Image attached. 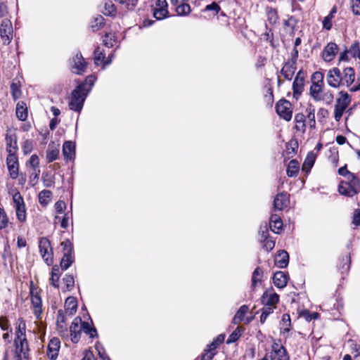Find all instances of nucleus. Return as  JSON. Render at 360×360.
<instances>
[{
  "label": "nucleus",
  "instance_id": "nucleus-44",
  "mask_svg": "<svg viewBox=\"0 0 360 360\" xmlns=\"http://www.w3.org/2000/svg\"><path fill=\"white\" fill-rule=\"evenodd\" d=\"M243 329L241 327H237L236 330H234L232 333L229 335L226 343L231 344L237 341L240 337Z\"/></svg>",
  "mask_w": 360,
  "mask_h": 360
},
{
  "label": "nucleus",
  "instance_id": "nucleus-60",
  "mask_svg": "<svg viewBox=\"0 0 360 360\" xmlns=\"http://www.w3.org/2000/svg\"><path fill=\"white\" fill-rule=\"evenodd\" d=\"M351 7L354 15H360V0H352Z\"/></svg>",
  "mask_w": 360,
  "mask_h": 360
},
{
  "label": "nucleus",
  "instance_id": "nucleus-2",
  "mask_svg": "<svg viewBox=\"0 0 360 360\" xmlns=\"http://www.w3.org/2000/svg\"><path fill=\"white\" fill-rule=\"evenodd\" d=\"M309 94L315 101H323L326 104H330L334 98L330 91L324 90L323 84H311L309 89Z\"/></svg>",
  "mask_w": 360,
  "mask_h": 360
},
{
  "label": "nucleus",
  "instance_id": "nucleus-58",
  "mask_svg": "<svg viewBox=\"0 0 360 360\" xmlns=\"http://www.w3.org/2000/svg\"><path fill=\"white\" fill-rule=\"evenodd\" d=\"M347 344L352 352L355 353L354 356H360V347L354 340H349Z\"/></svg>",
  "mask_w": 360,
  "mask_h": 360
},
{
  "label": "nucleus",
  "instance_id": "nucleus-56",
  "mask_svg": "<svg viewBox=\"0 0 360 360\" xmlns=\"http://www.w3.org/2000/svg\"><path fill=\"white\" fill-rule=\"evenodd\" d=\"M63 282L65 284L66 290H70L74 286L75 281L74 278L72 275H65L63 278Z\"/></svg>",
  "mask_w": 360,
  "mask_h": 360
},
{
  "label": "nucleus",
  "instance_id": "nucleus-46",
  "mask_svg": "<svg viewBox=\"0 0 360 360\" xmlns=\"http://www.w3.org/2000/svg\"><path fill=\"white\" fill-rule=\"evenodd\" d=\"M167 8H154L153 16L158 20L165 19L168 17Z\"/></svg>",
  "mask_w": 360,
  "mask_h": 360
},
{
  "label": "nucleus",
  "instance_id": "nucleus-45",
  "mask_svg": "<svg viewBox=\"0 0 360 360\" xmlns=\"http://www.w3.org/2000/svg\"><path fill=\"white\" fill-rule=\"evenodd\" d=\"M104 24V18L101 15L96 17L91 23V27L93 31H97L100 30Z\"/></svg>",
  "mask_w": 360,
  "mask_h": 360
},
{
  "label": "nucleus",
  "instance_id": "nucleus-29",
  "mask_svg": "<svg viewBox=\"0 0 360 360\" xmlns=\"http://www.w3.org/2000/svg\"><path fill=\"white\" fill-rule=\"evenodd\" d=\"M274 283L279 288H284L288 282V276L283 271H277L274 275Z\"/></svg>",
  "mask_w": 360,
  "mask_h": 360
},
{
  "label": "nucleus",
  "instance_id": "nucleus-10",
  "mask_svg": "<svg viewBox=\"0 0 360 360\" xmlns=\"http://www.w3.org/2000/svg\"><path fill=\"white\" fill-rule=\"evenodd\" d=\"M40 254L45 262L50 265L53 262V253L51 243L46 238H41L39 242Z\"/></svg>",
  "mask_w": 360,
  "mask_h": 360
},
{
  "label": "nucleus",
  "instance_id": "nucleus-48",
  "mask_svg": "<svg viewBox=\"0 0 360 360\" xmlns=\"http://www.w3.org/2000/svg\"><path fill=\"white\" fill-rule=\"evenodd\" d=\"M103 14L105 15L112 16L116 13V8L112 1H108L105 4Z\"/></svg>",
  "mask_w": 360,
  "mask_h": 360
},
{
  "label": "nucleus",
  "instance_id": "nucleus-59",
  "mask_svg": "<svg viewBox=\"0 0 360 360\" xmlns=\"http://www.w3.org/2000/svg\"><path fill=\"white\" fill-rule=\"evenodd\" d=\"M259 233L261 236V241L263 240H266L268 238L269 229L266 223H265L263 225H261Z\"/></svg>",
  "mask_w": 360,
  "mask_h": 360
},
{
  "label": "nucleus",
  "instance_id": "nucleus-52",
  "mask_svg": "<svg viewBox=\"0 0 360 360\" xmlns=\"http://www.w3.org/2000/svg\"><path fill=\"white\" fill-rule=\"evenodd\" d=\"M13 202L15 208L25 205V202L21 194L17 191L13 193Z\"/></svg>",
  "mask_w": 360,
  "mask_h": 360
},
{
  "label": "nucleus",
  "instance_id": "nucleus-42",
  "mask_svg": "<svg viewBox=\"0 0 360 360\" xmlns=\"http://www.w3.org/2000/svg\"><path fill=\"white\" fill-rule=\"evenodd\" d=\"M347 181L352 188H354L358 193L359 191L360 188V179L357 178L354 174L351 173L346 178V181Z\"/></svg>",
  "mask_w": 360,
  "mask_h": 360
},
{
  "label": "nucleus",
  "instance_id": "nucleus-17",
  "mask_svg": "<svg viewBox=\"0 0 360 360\" xmlns=\"http://www.w3.org/2000/svg\"><path fill=\"white\" fill-rule=\"evenodd\" d=\"M72 70L74 73L80 75L86 68V63L81 53H77L72 59Z\"/></svg>",
  "mask_w": 360,
  "mask_h": 360
},
{
  "label": "nucleus",
  "instance_id": "nucleus-28",
  "mask_svg": "<svg viewBox=\"0 0 360 360\" xmlns=\"http://www.w3.org/2000/svg\"><path fill=\"white\" fill-rule=\"evenodd\" d=\"M289 262V255L285 250H281L275 257V264L279 268H285Z\"/></svg>",
  "mask_w": 360,
  "mask_h": 360
},
{
  "label": "nucleus",
  "instance_id": "nucleus-7",
  "mask_svg": "<svg viewBox=\"0 0 360 360\" xmlns=\"http://www.w3.org/2000/svg\"><path fill=\"white\" fill-rule=\"evenodd\" d=\"M341 79L342 84L349 87L350 91L355 92L360 90V81H358V84L352 86L355 80V72L352 68H345L341 72Z\"/></svg>",
  "mask_w": 360,
  "mask_h": 360
},
{
  "label": "nucleus",
  "instance_id": "nucleus-47",
  "mask_svg": "<svg viewBox=\"0 0 360 360\" xmlns=\"http://www.w3.org/2000/svg\"><path fill=\"white\" fill-rule=\"evenodd\" d=\"M290 317L289 314H284L282 316L281 320V329L283 333H287L290 330Z\"/></svg>",
  "mask_w": 360,
  "mask_h": 360
},
{
  "label": "nucleus",
  "instance_id": "nucleus-13",
  "mask_svg": "<svg viewBox=\"0 0 360 360\" xmlns=\"http://www.w3.org/2000/svg\"><path fill=\"white\" fill-rule=\"evenodd\" d=\"M326 82L328 84L333 88H338L342 85L341 79V72L338 68H333L328 70L326 76Z\"/></svg>",
  "mask_w": 360,
  "mask_h": 360
},
{
  "label": "nucleus",
  "instance_id": "nucleus-19",
  "mask_svg": "<svg viewBox=\"0 0 360 360\" xmlns=\"http://www.w3.org/2000/svg\"><path fill=\"white\" fill-rule=\"evenodd\" d=\"M60 153V146L58 143L51 142L49 144L46 153V158L48 162H52L57 160L59 157Z\"/></svg>",
  "mask_w": 360,
  "mask_h": 360
},
{
  "label": "nucleus",
  "instance_id": "nucleus-61",
  "mask_svg": "<svg viewBox=\"0 0 360 360\" xmlns=\"http://www.w3.org/2000/svg\"><path fill=\"white\" fill-rule=\"evenodd\" d=\"M333 17L330 15L326 16L323 20V27L326 30H330L332 27V20Z\"/></svg>",
  "mask_w": 360,
  "mask_h": 360
},
{
  "label": "nucleus",
  "instance_id": "nucleus-35",
  "mask_svg": "<svg viewBox=\"0 0 360 360\" xmlns=\"http://www.w3.org/2000/svg\"><path fill=\"white\" fill-rule=\"evenodd\" d=\"M249 308L247 305H243L241 306L238 311L236 312V315L234 316L233 319V323L234 324H238L240 321H242L244 319L245 315L248 311Z\"/></svg>",
  "mask_w": 360,
  "mask_h": 360
},
{
  "label": "nucleus",
  "instance_id": "nucleus-11",
  "mask_svg": "<svg viewBox=\"0 0 360 360\" xmlns=\"http://www.w3.org/2000/svg\"><path fill=\"white\" fill-rule=\"evenodd\" d=\"M276 111L280 117L286 121H290L292 118L291 104L286 100H281L276 103Z\"/></svg>",
  "mask_w": 360,
  "mask_h": 360
},
{
  "label": "nucleus",
  "instance_id": "nucleus-25",
  "mask_svg": "<svg viewBox=\"0 0 360 360\" xmlns=\"http://www.w3.org/2000/svg\"><path fill=\"white\" fill-rule=\"evenodd\" d=\"M278 295L273 291L265 292L262 297V302L264 305H271L276 307V304L278 303Z\"/></svg>",
  "mask_w": 360,
  "mask_h": 360
},
{
  "label": "nucleus",
  "instance_id": "nucleus-6",
  "mask_svg": "<svg viewBox=\"0 0 360 360\" xmlns=\"http://www.w3.org/2000/svg\"><path fill=\"white\" fill-rule=\"evenodd\" d=\"M83 330L84 333L88 334L91 338H94L97 335L96 328H91L89 323L82 321L80 317H76L72 322L70 328V332L81 331Z\"/></svg>",
  "mask_w": 360,
  "mask_h": 360
},
{
  "label": "nucleus",
  "instance_id": "nucleus-16",
  "mask_svg": "<svg viewBox=\"0 0 360 360\" xmlns=\"http://www.w3.org/2000/svg\"><path fill=\"white\" fill-rule=\"evenodd\" d=\"M338 51V46L335 43L330 42L322 51V58L326 62L332 61Z\"/></svg>",
  "mask_w": 360,
  "mask_h": 360
},
{
  "label": "nucleus",
  "instance_id": "nucleus-53",
  "mask_svg": "<svg viewBox=\"0 0 360 360\" xmlns=\"http://www.w3.org/2000/svg\"><path fill=\"white\" fill-rule=\"evenodd\" d=\"M323 77L321 72H315L311 76V84H323Z\"/></svg>",
  "mask_w": 360,
  "mask_h": 360
},
{
  "label": "nucleus",
  "instance_id": "nucleus-26",
  "mask_svg": "<svg viewBox=\"0 0 360 360\" xmlns=\"http://www.w3.org/2000/svg\"><path fill=\"white\" fill-rule=\"evenodd\" d=\"M338 191L341 195L348 197H352L358 193L347 181H341L339 184Z\"/></svg>",
  "mask_w": 360,
  "mask_h": 360
},
{
  "label": "nucleus",
  "instance_id": "nucleus-36",
  "mask_svg": "<svg viewBox=\"0 0 360 360\" xmlns=\"http://www.w3.org/2000/svg\"><path fill=\"white\" fill-rule=\"evenodd\" d=\"M175 10L177 15L181 16L187 15L191 11V6L187 1H184L181 4L178 5V6L175 8Z\"/></svg>",
  "mask_w": 360,
  "mask_h": 360
},
{
  "label": "nucleus",
  "instance_id": "nucleus-5",
  "mask_svg": "<svg viewBox=\"0 0 360 360\" xmlns=\"http://www.w3.org/2000/svg\"><path fill=\"white\" fill-rule=\"evenodd\" d=\"M0 37L5 45H8L13 38V24L8 18H4L0 22Z\"/></svg>",
  "mask_w": 360,
  "mask_h": 360
},
{
  "label": "nucleus",
  "instance_id": "nucleus-33",
  "mask_svg": "<svg viewBox=\"0 0 360 360\" xmlns=\"http://www.w3.org/2000/svg\"><path fill=\"white\" fill-rule=\"evenodd\" d=\"M295 129L297 131L304 132L306 130V117L302 113H298L295 116Z\"/></svg>",
  "mask_w": 360,
  "mask_h": 360
},
{
  "label": "nucleus",
  "instance_id": "nucleus-27",
  "mask_svg": "<svg viewBox=\"0 0 360 360\" xmlns=\"http://www.w3.org/2000/svg\"><path fill=\"white\" fill-rule=\"evenodd\" d=\"M269 227L275 233H279L283 229V221L280 216L274 214H271L269 220Z\"/></svg>",
  "mask_w": 360,
  "mask_h": 360
},
{
  "label": "nucleus",
  "instance_id": "nucleus-51",
  "mask_svg": "<svg viewBox=\"0 0 360 360\" xmlns=\"http://www.w3.org/2000/svg\"><path fill=\"white\" fill-rule=\"evenodd\" d=\"M263 271L261 268L257 267L255 269L252 276V285H256L258 282H260L262 278Z\"/></svg>",
  "mask_w": 360,
  "mask_h": 360
},
{
  "label": "nucleus",
  "instance_id": "nucleus-4",
  "mask_svg": "<svg viewBox=\"0 0 360 360\" xmlns=\"http://www.w3.org/2000/svg\"><path fill=\"white\" fill-rule=\"evenodd\" d=\"M83 86H78L71 94L69 102L70 109L79 112L87 96L86 91H82Z\"/></svg>",
  "mask_w": 360,
  "mask_h": 360
},
{
  "label": "nucleus",
  "instance_id": "nucleus-37",
  "mask_svg": "<svg viewBox=\"0 0 360 360\" xmlns=\"http://www.w3.org/2000/svg\"><path fill=\"white\" fill-rule=\"evenodd\" d=\"M315 155L312 152L309 153L303 163L302 169L304 171L309 172L310 169L313 167L314 163L315 162Z\"/></svg>",
  "mask_w": 360,
  "mask_h": 360
},
{
  "label": "nucleus",
  "instance_id": "nucleus-40",
  "mask_svg": "<svg viewBox=\"0 0 360 360\" xmlns=\"http://www.w3.org/2000/svg\"><path fill=\"white\" fill-rule=\"evenodd\" d=\"M314 108L309 105L306 108L307 117L308 119V124L310 128L314 129L316 126Z\"/></svg>",
  "mask_w": 360,
  "mask_h": 360
},
{
  "label": "nucleus",
  "instance_id": "nucleus-18",
  "mask_svg": "<svg viewBox=\"0 0 360 360\" xmlns=\"http://www.w3.org/2000/svg\"><path fill=\"white\" fill-rule=\"evenodd\" d=\"M60 347V342L58 338H54L50 340L47 347L46 354L51 360L57 359Z\"/></svg>",
  "mask_w": 360,
  "mask_h": 360
},
{
  "label": "nucleus",
  "instance_id": "nucleus-1",
  "mask_svg": "<svg viewBox=\"0 0 360 360\" xmlns=\"http://www.w3.org/2000/svg\"><path fill=\"white\" fill-rule=\"evenodd\" d=\"M15 360H29L30 347L26 337V323L23 319L19 318L15 323Z\"/></svg>",
  "mask_w": 360,
  "mask_h": 360
},
{
  "label": "nucleus",
  "instance_id": "nucleus-30",
  "mask_svg": "<svg viewBox=\"0 0 360 360\" xmlns=\"http://www.w3.org/2000/svg\"><path fill=\"white\" fill-rule=\"evenodd\" d=\"M77 303L76 300L72 297H69L65 302V310L68 316H72L77 310Z\"/></svg>",
  "mask_w": 360,
  "mask_h": 360
},
{
  "label": "nucleus",
  "instance_id": "nucleus-9",
  "mask_svg": "<svg viewBox=\"0 0 360 360\" xmlns=\"http://www.w3.org/2000/svg\"><path fill=\"white\" fill-rule=\"evenodd\" d=\"M30 294L34 314L37 319H40L42 313V301L37 288L32 284L30 286Z\"/></svg>",
  "mask_w": 360,
  "mask_h": 360
},
{
  "label": "nucleus",
  "instance_id": "nucleus-34",
  "mask_svg": "<svg viewBox=\"0 0 360 360\" xmlns=\"http://www.w3.org/2000/svg\"><path fill=\"white\" fill-rule=\"evenodd\" d=\"M300 169L299 162L295 160H292L289 162L287 168V175L289 177L295 176Z\"/></svg>",
  "mask_w": 360,
  "mask_h": 360
},
{
  "label": "nucleus",
  "instance_id": "nucleus-55",
  "mask_svg": "<svg viewBox=\"0 0 360 360\" xmlns=\"http://www.w3.org/2000/svg\"><path fill=\"white\" fill-rule=\"evenodd\" d=\"M8 223V218L4 210L0 207V230L6 227Z\"/></svg>",
  "mask_w": 360,
  "mask_h": 360
},
{
  "label": "nucleus",
  "instance_id": "nucleus-54",
  "mask_svg": "<svg viewBox=\"0 0 360 360\" xmlns=\"http://www.w3.org/2000/svg\"><path fill=\"white\" fill-rule=\"evenodd\" d=\"M11 91L15 100L19 98L21 96V90L18 84L13 82L11 85Z\"/></svg>",
  "mask_w": 360,
  "mask_h": 360
},
{
  "label": "nucleus",
  "instance_id": "nucleus-43",
  "mask_svg": "<svg viewBox=\"0 0 360 360\" xmlns=\"http://www.w3.org/2000/svg\"><path fill=\"white\" fill-rule=\"evenodd\" d=\"M68 316V314L65 313V311L63 310H58L57 314V319L56 323L57 326L59 328L63 330L65 328V323L66 321V317Z\"/></svg>",
  "mask_w": 360,
  "mask_h": 360
},
{
  "label": "nucleus",
  "instance_id": "nucleus-12",
  "mask_svg": "<svg viewBox=\"0 0 360 360\" xmlns=\"http://www.w3.org/2000/svg\"><path fill=\"white\" fill-rule=\"evenodd\" d=\"M225 339L224 334L219 335L210 345H208V349L205 351V353L202 356V360H212L215 354V349L217 347L221 344Z\"/></svg>",
  "mask_w": 360,
  "mask_h": 360
},
{
  "label": "nucleus",
  "instance_id": "nucleus-21",
  "mask_svg": "<svg viewBox=\"0 0 360 360\" xmlns=\"http://www.w3.org/2000/svg\"><path fill=\"white\" fill-rule=\"evenodd\" d=\"M304 73L302 70H300L292 83V89L294 95H300L304 89Z\"/></svg>",
  "mask_w": 360,
  "mask_h": 360
},
{
  "label": "nucleus",
  "instance_id": "nucleus-39",
  "mask_svg": "<svg viewBox=\"0 0 360 360\" xmlns=\"http://www.w3.org/2000/svg\"><path fill=\"white\" fill-rule=\"evenodd\" d=\"M351 57L360 60V43L354 41L348 49Z\"/></svg>",
  "mask_w": 360,
  "mask_h": 360
},
{
  "label": "nucleus",
  "instance_id": "nucleus-64",
  "mask_svg": "<svg viewBox=\"0 0 360 360\" xmlns=\"http://www.w3.org/2000/svg\"><path fill=\"white\" fill-rule=\"evenodd\" d=\"M32 147H33V145H32V141H30V140L25 141L23 143V145H22V150L24 151V153L28 154V153H31V151L32 150Z\"/></svg>",
  "mask_w": 360,
  "mask_h": 360
},
{
  "label": "nucleus",
  "instance_id": "nucleus-15",
  "mask_svg": "<svg viewBox=\"0 0 360 360\" xmlns=\"http://www.w3.org/2000/svg\"><path fill=\"white\" fill-rule=\"evenodd\" d=\"M271 357L272 360H289V356L283 346L274 341L272 344Z\"/></svg>",
  "mask_w": 360,
  "mask_h": 360
},
{
  "label": "nucleus",
  "instance_id": "nucleus-62",
  "mask_svg": "<svg viewBox=\"0 0 360 360\" xmlns=\"http://www.w3.org/2000/svg\"><path fill=\"white\" fill-rule=\"evenodd\" d=\"M96 349L101 360H110V358L105 354V349L101 345H96Z\"/></svg>",
  "mask_w": 360,
  "mask_h": 360
},
{
  "label": "nucleus",
  "instance_id": "nucleus-49",
  "mask_svg": "<svg viewBox=\"0 0 360 360\" xmlns=\"http://www.w3.org/2000/svg\"><path fill=\"white\" fill-rule=\"evenodd\" d=\"M267 19L270 24H274L278 20L277 11L271 8H266Z\"/></svg>",
  "mask_w": 360,
  "mask_h": 360
},
{
  "label": "nucleus",
  "instance_id": "nucleus-24",
  "mask_svg": "<svg viewBox=\"0 0 360 360\" xmlns=\"http://www.w3.org/2000/svg\"><path fill=\"white\" fill-rule=\"evenodd\" d=\"M296 70L295 60L285 63L281 72L285 79L291 80Z\"/></svg>",
  "mask_w": 360,
  "mask_h": 360
},
{
  "label": "nucleus",
  "instance_id": "nucleus-3",
  "mask_svg": "<svg viewBox=\"0 0 360 360\" xmlns=\"http://www.w3.org/2000/svg\"><path fill=\"white\" fill-rule=\"evenodd\" d=\"M351 100V96L348 93L343 91L338 93L334 109V117L336 121L340 120L345 110L349 105Z\"/></svg>",
  "mask_w": 360,
  "mask_h": 360
},
{
  "label": "nucleus",
  "instance_id": "nucleus-20",
  "mask_svg": "<svg viewBox=\"0 0 360 360\" xmlns=\"http://www.w3.org/2000/svg\"><path fill=\"white\" fill-rule=\"evenodd\" d=\"M6 142L8 155H15L18 149L16 135L15 134L8 132L6 136Z\"/></svg>",
  "mask_w": 360,
  "mask_h": 360
},
{
  "label": "nucleus",
  "instance_id": "nucleus-32",
  "mask_svg": "<svg viewBox=\"0 0 360 360\" xmlns=\"http://www.w3.org/2000/svg\"><path fill=\"white\" fill-rule=\"evenodd\" d=\"M16 116L21 121L27 118V108L23 101H20L16 105Z\"/></svg>",
  "mask_w": 360,
  "mask_h": 360
},
{
  "label": "nucleus",
  "instance_id": "nucleus-63",
  "mask_svg": "<svg viewBox=\"0 0 360 360\" xmlns=\"http://www.w3.org/2000/svg\"><path fill=\"white\" fill-rule=\"evenodd\" d=\"M29 163L30 166L32 167V169L39 168V158L37 155H32L29 160Z\"/></svg>",
  "mask_w": 360,
  "mask_h": 360
},
{
  "label": "nucleus",
  "instance_id": "nucleus-50",
  "mask_svg": "<svg viewBox=\"0 0 360 360\" xmlns=\"http://www.w3.org/2000/svg\"><path fill=\"white\" fill-rule=\"evenodd\" d=\"M16 217L20 222H24L26 220V209L25 205L15 208Z\"/></svg>",
  "mask_w": 360,
  "mask_h": 360
},
{
  "label": "nucleus",
  "instance_id": "nucleus-8",
  "mask_svg": "<svg viewBox=\"0 0 360 360\" xmlns=\"http://www.w3.org/2000/svg\"><path fill=\"white\" fill-rule=\"evenodd\" d=\"M61 245L64 247L65 251L60 261V267L63 270L68 269L74 262L73 248L71 243L68 240L63 242Z\"/></svg>",
  "mask_w": 360,
  "mask_h": 360
},
{
  "label": "nucleus",
  "instance_id": "nucleus-22",
  "mask_svg": "<svg viewBox=\"0 0 360 360\" xmlns=\"http://www.w3.org/2000/svg\"><path fill=\"white\" fill-rule=\"evenodd\" d=\"M289 202V195L287 193H281L278 194L274 201V207L275 210L281 211L285 207Z\"/></svg>",
  "mask_w": 360,
  "mask_h": 360
},
{
  "label": "nucleus",
  "instance_id": "nucleus-41",
  "mask_svg": "<svg viewBox=\"0 0 360 360\" xmlns=\"http://www.w3.org/2000/svg\"><path fill=\"white\" fill-rule=\"evenodd\" d=\"M95 81V76L89 75L86 78L85 81L79 86H83L82 91H86V94H88V93L91 91L93 85L94 84Z\"/></svg>",
  "mask_w": 360,
  "mask_h": 360
},
{
  "label": "nucleus",
  "instance_id": "nucleus-57",
  "mask_svg": "<svg viewBox=\"0 0 360 360\" xmlns=\"http://www.w3.org/2000/svg\"><path fill=\"white\" fill-rule=\"evenodd\" d=\"M121 4H125L126 8L132 10L137 4L138 0H115Z\"/></svg>",
  "mask_w": 360,
  "mask_h": 360
},
{
  "label": "nucleus",
  "instance_id": "nucleus-14",
  "mask_svg": "<svg viewBox=\"0 0 360 360\" xmlns=\"http://www.w3.org/2000/svg\"><path fill=\"white\" fill-rule=\"evenodd\" d=\"M6 165L10 177L16 179L18 176L19 164L16 155L10 154L6 158Z\"/></svg>",
  "mask_w": 360,
  "mask_h": 360
},
{
  "label": "nucleus",
  "instance_id": "nucleus-38",
  "mask_svg": "<svg viewBox=\"0 0 360 360\" xmlns=\"http://www.w3.org/2000/svg\"><path fill=\"white\" fill-rule=\"evenodd\" d=\"M60 270L57 266L52 268L51 277L50 278L51 284L58 288L59 287Z\"/></svg>",
  "mask_w": 360,
  "mask_h": 360
},
{
  "label": "nucleus",
  "instance_id": "nucleus-31",
  "mask_svg": "<svg viewBox=\"0 0 360 360\" xmlns=\"http://www.w3.org/2000/svg\"><path fill=\"white\" fill-rule=\"evenodd\" d=\"M39 202L43 207H46L52 199V192L49 190H43L39 192Z\"/></svg>",
  "mask_w": 360,
  "mask_h": 360
},
{
  "label": "nucleus",
  "instance_id": "nucleus-23",
  "mask_svg": "<svg viewBox=\"0 0 360 360\" xmlns=\"http://www.w3.org/2000/svg\"><path fill=\"white\" fill-rule=\"evenodd\" d=\"M63 155L66 161L72 160L75 157V146L73 142L65 141L63 146Z\"/></svg>",
  "mask_w": 360,
  "mask_h": 360
}]
</instances>
